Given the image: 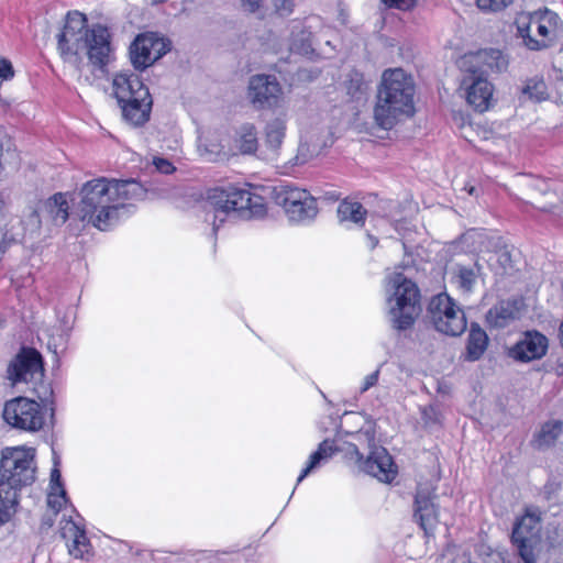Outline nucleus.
Here are the masks:
<instances>
[{
	"label": "nucleus",
	"instance_id": "obj_43",
	"mask_svg": "<svg viewBox=\"0 0 563 563\" xmlns=\"http://www.w3.org/2000/svg\"><path fill=\"white\" fill-rule=\"evenodd\" d=\"M14 75L13 67L10 60L0 58V78L3 80L11 79Z\"/></svg>",
	"mask_w": 563,
	"mask_h": 563
},
{
	"label": "nucleus",
	"instance_id": "obj_7",
	"mask_svg": "<svg viewBox=\"0 0 563 563\" xmlns=\"http://www.w3.org/2000/svg\"><path fill=\"white\" fill-rule=\"evenodd\" d=\"M559 15L548 9L520 12L515 19L517 33L525 46L531 51H542L552 45Z\"/></svg>",
	"mask_w": 563,
	"mask_h": 563
},
{
	"label": "nucleus",
	"instance_id": "obj_54",
	"mask_svg": "<svg viewBox=\"0 0 563 563\" xmlns=\"http://www.w3.org/2000/svg\"><path fill=\"white\" fill-rule=\"evenodd\" d=\"M468 194L470 195H473L474 191H475V187L471 186L468 189H467Z\"/></svg>",
	"mask_w": 563,
	"mask_h": 563
},
{
	"label": "nucleus",
	"instance_id": "obj_22",
	"mask_svg": "<svg viewBox=\"0 0 563 563\" xmlns=\"http://www.w3.org/2000/svg\"><path fill=\"white\" fill-rule=\"evenodd\" d=\"M122 109L123 118L132 125H143L150 119L152 109V98L147 93V98H135L126 102H119Z\"/></svg>",
	"mask_w": 563,
	"mask_h": 563
},
{
	"label": "nucleus",
	"instance_id": "obj_6",
	"mask_svg": "<svg viewBox=\"0 0 563 563\" xmlns=\"http://www.w3.org/2000/svg\"><path fill=\"white\" fill-rule=\"evenodd\" d=\"M492 60L493 55L487 49L466 54L461 59V68L471 75L466 99L478 112H485L489 109L493 97V88L487 79L493 67Z\"/></svg>",
	"mask_w": 563,
	"mask_h": 563
},
{
	"label": "nucleus",
	"instance_id": "obj_10",
	"mask_svg": "<svg viewBox=\"0 0 563 563\" xmlns=\"http://www.w3.org/2000/svg\"><path fill=\"white\" fill-rule=\"evenodd\" d=\"M542 511L538 507H527L512 529L511 541L522 563H537L536 545L540 541Z\"/></svg>",
	"mask_w": 563,
	"mask_h": 563
},
{
	"label": "nucleus",
	"instance_id": "obj_5",
	"mask_svg": "<svg viewBox=\"0 0 563 563\" xmlns=\"http://www.w3.org/2000/svg\"><path fill=\"white\" fill-rule=\"evenodd\" d=\"M385 294L393 328L409 329L421 310L418 286L402 272L395 271L386 276Z\"/></svg>",
	"mask_w": 563,
	"mask_h": 563
},
{
	"label": "nucleus",
	"instance_id": "obj_17",
	"mask_svg": "<svg viewBox=\"0 0 563 563\" xmlns=\"http://www.w3.org/2000/svg\"><path fill=\"white\" fill-rule=\"evenodd\" d=\"M548 349V339L537 331L527 332L522 340L510 349L509 355L517 361L530 362L541 358Z\"/></svg>",
	"mask_w": 563,
	"mask_h": 563
},
{
	"label": "nucleus",
	"instance_id": "obj_3",
	"mask_svg": "<svg viewBox=\"0 0 563 563\" xmlns=\"http://www.w3.org/2000/svg\"><path fill=\"white\" fill-rule=\"evenodd\" d=\"M87 19L80 12L67 14L66 23L58 35V49L65 60L86 51L89 62L103 70L111 58L110 33L103 25L87 29Z\"/></svg>",
	"mask_w": 563,
	"mask_h": 563
},
{
	"label": "nucleus",
	"instance_id": "obj_9",
	"mask_svg": "<svg viewBox=\"0 0 563 563\" xmlns=\"http://www.w3.org/2000/svg\"><path fill=\"white\" fill-rule=\"evenodd\" d=\"M43 376L41 354L33 349H23L8 367V378L13 385L32 384L33 390L41 401L46 402L52 396V389L43 384Z\"/></svg>",
	"mask_w": 563,
	"mask_h": 563
},
{
	"label": "nucleus",
	"instance_id": "obj_11",
	"mask_svg": "<svg viewBox=\"0 0 563 563\" xmlns=\"http://www.w3.org/2000/svg\"><path fill=\"white\" fill-rule=\"evenodd\" d=\"M434 328L446 335H461L467 327L466 317L461 307L448 295L434 296L428 308Z\"/></svg>",
	"mask_w": 563,
	"mask_h": 563
},
{
	"label": "nucleus",
	"instance_id": "obj_46",
	"mask_svg": "<svg viewBox=\"0 0 563 563\" xmlns=\"http://www.w3.org/2000/svg\"><path fill=\"white\" fill-rule=\"evenodd\" d=\"M263 3V0H242V4L249 12H256Z\"/></svg>",
	"mask_w": 563,
	"mask_h": 563
},
{
	"label": "nucleus",
	"instance_id": "obj_34",
	"mask_svg": "<svg viewBox=\"0 0 563 563\" xmlns=\"http://www.w3.org/2000/svg\"><path fill=\"white\" fill-rule=\"evenodd\" d=\"M333 443L329 440L322 441L319 444L318 450L310 455L307 466L301 471L297 479V484H299L316 467H318L323 460L329 459L333 454Z\"/></svg>",
	"mask_w": 563,
	"mask_h": 563
},
{
	"label": "nucleus",
	"instance_id": "obj_51",
	"mask_svg": "<svg viewBox=\"0 0 563 563\" xmlns=\"http://www.w3.org/2000/svg\"><path fill=\"white\" fill-rule=\"evenodd\" d=\"M559 488V486L554 483H548L545 486H544V492L545 494L548 495V498H550V495L552 493H554L556 489Z\"/></svg>",
	"mask_w": 563,
	"mask_h": 563
},
{
	"label": "nucleus",
	"instance_id": "obj_35",
	"mask_svg": "<svg viewBox=\"0 0 563 563\" xmlns=\"http://www.w3.org/2000/svg\"><path fill=\"white\" fill-rule=\"evenodd\" d=\"M522 95L528 96L533 102H541L549 98L548 87L542 76H534L526 80Z\"/></svg>",
	"mask_w": 563,
	"mask_h": 563
},
{
	"label": "nucleus",
	"instance_id": "obj_31",
	"mask_svg": "<svg viewBox=\"0 0 563 563\" xmlns=\"http://www.w3.org/2000/svg\"><path fill=\"white\" fill-rule=\"evenodd\" d=\"M273 195L275 202L285 209L296 201H300L302 198L307 199L309 192L305 189L292 187L291 185L280 184L274 187Z\"/></svg>",
	"mask_w": 563,
	"mask_h": 563
},
{
	"label": "nucleus",
	"instance_id": "obj_2",
	"mask_svg": "<svg viewBox=\"0 0 563 563\" xmlns=\"http://www.w3.org/2000/svg\"><path fill=\"white\" fill-rule=\"evenodd\" d=\"M416 85L402 68L385 69L377 85L373 115L376 124L390 130L415 114Z\"/></svg>",
	"mask_w": 563,
	"mask_h": 563
},
{
	"label": "nucleus",
	"instance_id": "obj_42",
	"mask_svg": "<svg viewBox=\"0 0 563 563\" xmlns=\"http://www.w3.org/2000/svg\"><path fill=\"white\" fill-rule=\"evenodd\" d=\"M153 165L158 172L163 174H172L175 170L173 164L166 158L154 157Z\"/></svg>",
	"mask_w": 563,
	"mask_h": 563
},
{
	"label": "nucleus",
	"instance_id": "obj_18",
	"mask_svg": "<svg viewBox=\"0 0 563 563\" xmlns=\"http://www.w3.org/2000/svg\"><path fill=\"white\" fill-rule=\"evenodd\" d=\"M113 92L118 102H126L135 98H147L148 89L140 77L133 73H120L113 78Z\"/></svg>",
	"mask_w": 563,
	"mask_h": 563
},
{
	"label": "nucleus",
	"instance_id": "obj_14",
	"mask_svg": "<svg viewBox=\"0 0 563 563\" xmlns=\"http://www.w3.org/2000/svg\"><path fill=\"white\" fill-rule=\"evenodd\" d=\"M249 99L257 109L275 108L283 99V88L275 76L255 75L249 82Z\"/></svg>",
	"mask_w": 563,
	"mask_h": 563
},
{
	"label": "nucleus",
	"instance_id": "obj_1",
	"mask_svg": "<svg viewBox=\"0 0 563 563\" xmlns=\"http://www.w3.org/2000/svg\"><path fill=\"white\" fill-rule=\"evenodd\" d=\"M145 189L136 180H118L99 177L86 181L79 190L77 213L82 222L106 231L115 225L130 205L142 199Z\"/></svg>",
	"mask_w": 563,
	"mask_h": 563
},
{
	"label": "nucleus",
	"instance_id": "obj_20",
	"mask_svg": "<svg viewBox=\"0 0 563 563\" xmlns=\"http://www.w3.org/2000/svg\"><path fill=\"white\" fill-rule=\"evenodd\" d=\"M68 210L69 206L66 195L58 192L53 195L47 200L41 201L32 217L34 218V222L37 225L41 222L38 212L42 214H47V217L56 224H64L69 216Z\"/></svg>",
	"mask_w": 563,
	"mask_h": 563
},
{
	"label": "nucleus",
	"instance_id": "obj_25",
	"mask_svg": "<svg viewBox=\"0 0 563 563\" xmlns=\"http://www.w3.org/2000/svg\"><path fill=\"white\" fill-rule=\"evenodd\" d=\"M71 324L66 318L58 320L57 324L47 327L43 330V335L46 339V344L49 351L55 355L63 351L66 346Z\"/></svg>",
	"mask_w": 563,
	"mask_h": 563
},
{
	"label": "nucleus",
	"instance_id": "obj_37",
	"mask_svg": "<svg viewBox=\"0 0 563 563\" xmlns=\"http://www.w3.org/2000/svg\"><path fill=\"white\" fill-rule=\"evenodd\" d=\"M454 283L464 292L471 291L476 282V275L472 268L457 266L454 271Z\"/></svg>",
	"mask_w": 563,
	"mask_h": 563
},
{
	"label": "nucleus",
	"instance_id": "obj_13",
	"mask_svg": "<svg viewBox=\"0 0 563 563\" xmlns=\"http://www.w3.org/2000/svg\"><path fill=\"white\" fill-rule=\"evenodd\" d=\"M169 51V42L155 33L139 35L131 45V62L135 68L144 69Z\"/></svg>",
	"mask_w": 563,
	"mask_h": 563
},
{
	"label": "nucleus",
	"instance_id": "obj_8",
	"mask_svg": "<svg viewBox=\"0 0 563 563\" xmlns=\"http://www.w3.org/2000/svg\"><path fill=\"white\" fill-rule=\"evenodd\" d=\"M35 450L31 448H5L0 460V482H7L19 495L23 486L31 485L35 479Z\"/></svg>",
	"mask_w": 563,
	"mask_h": 563
},
{
	"label": "nucleus",
	"instance_id": "obj_39",
	"mask_svg": "<svg viewBox=\"0 0 563 563\" xmlns=\"http://www.w3.org/2000/svg\"><path fill=\"white\" fill-rule=\"evenodd\" d=\"M66 501V493L64 489L52 490L47 496V506L56 515Z\"/></svg>",
	"mask_w": 563,
	"mask_h": 563
},
{
	"label": "nucleus",
	"instance_id": "obj_4",
	"mask_svg": "<svg viewBox=\"0 0 563 563\" xmlns=\"http://www.w3.org/2000/svg\"><path fill=\"white\" fill-rule=\"evenodd\" d=\"M206 222L218 229L234 213L242 217H260L265 212L263 198L249 189L235 185L219 186L207 191Z\"/></svg>",
	"mask_w": 563,
	"mask_h": 563
},
{
	"label": "nucleus",
	"instance_id": "obj_56",
	"mask_svg": "<svg viewBox=\"0 0 563 563\" xmlns=\"http://www.w3.org/2000/svg\"><path fill=\"white\" fill-rule=\"evenodd\" d=\"M296 158H297V161H299L300 164L306 162V159H300L299 156H297Z\"/></svg>",
	"mask_w": 563,
	"mask_h": 563
},
{
	"label": "nucleus",
	"instance_id": "obj_55",
	"mask_svg": "<svg viewBox=\"0 0 563 563\" xmlns=\"http://www.w3.org/2000/svg\"><path fill=\"white\" fill-rule=\"evenodd\" d=\"M490 316H493V309H489L486 313V317L489 318Z\"/></svg>",
	"mask_w": 563,
	"mask_h": 563
},
{
	"label": "nucleus",
	"instance_id": "obj_27",
	"mask_svg": "<svg viewBox=\"0 0 563 563\" xmlns=\"http://www.w3.org/2000/svg\"><path fill=\"white\" fill-rule=\"evenodd\" d=\"M289 49L301 55L312 52V34L301 22L291 24Z\"/></svg>",
	"mask_w": 563,
	"mask_h": 563
},
{
	"label": "nucleus",
	"instance_id": "obj_28",
	"mask_svg": "<svg viewBox=\"0 0 563 563\" xmlns=\"http://www.w3.org/2000/svg\"><path fill=\"white\" fill-rule=\"evenodd\" d=\"M522 307V299L501 300L495 308V327H505L509 321L519 319Z\"/></svg>",
	"mask_w": 563,
	"mask_h": 563
},
{
	"label": "nucleus",
	"instance_id": "obj_41",
	"mask_svg": "<svg viewBox=\"0 0 563 563\" xmlns=\"http://www.w3.org/2000/svg\"><path fill=\"white\" fill-rule=\"evenodd\" d=\"M509 66V56L501 51L495 49V70L506 71Z\"/></svg>",
	"mask_w": 563,
	"mask_h": 563
},
{
	"label": "nucleus",
	"instance_id": "obj_45",
	"mask_svg": "<svg viewBox=\"0 0 563 563\" xmlns=\"http://www.w3.org/2000/svg\"><path fill=\"white\" fill-rule=\"evenodd\" d=\"M51 488L52 490L63 489L60 484V472L58 468H53L51 473Z\"/></svg>",
	"mask_w": 563,
	"mask_h": 563
},
{
	"label": "nucleus",
	"instance_id": "obj_44",
	"mask_svg": "<svg viewBox=\"0 0 563 563\" xmlns=\"http://www.w3.org/2000/svg\"><path fill=\"white\" fill-rule=\"evenodd\" d=\"M378 376H379L378 369L371 373L369 375H367L364 378V383H363V386L361 387V391L364 393V391L368 390L371 387H373L374 385H376V383L378 382Z\"/></svg>",
	"mask_w": 563,
	"mask_h": 563
},
{
	"label": "nucleus",
	"instance_id": "obj_47",
	"mask_svg": "<svg viewBox=\"0 0 563 563\" xmlns=\"http://www.w3.org/2000/svg\"><path fill=\"white\" fill-rule=\"evenodd\" d=\"M477 8L483 12H489L493 9V0H476Z\"/></svg>",
	"mask_w": 563,
	"mask_h": 563
},
{
	"label": "nucleus",
	"instance_id": "obj_23",
	"mask_svg": "<svg viewBox=\"0 0 563 563\" xmlns=\"http://www.w3.org/2000/svg\"><path fill=\"white\" fill-rule=\"evenodd\" d=\"M286 131V123L283 119L276 118L272 120L265 129V145L267 151L263 158L275 161L278 157L279 148L283 144Z\"/></svg>",
	"mask_w": 563,
	"mask_h": 563
},
{
	"label": "nucleus",
	"instance_id": "obj_24",
	"mask_svg": "<svg viewBox=\"0 0 563 563\" xmlns=\"http://www.w3.org/2000/svg\"><path fill=\"white\" fill-rule=\"evenodd\" d=\"M233 147L242 155L255 154L258 148L257 130L252 123H244L235 130Z\"/></svg>",
	"mask_w": 563,
	"mask_h": 563
},
{
	"label": "nucleus",
	"instance_id": "obj_52",
	"mask_svg": "<svg viewBox=\"0 0 563 563\" xmlns=\"http://www.w3.org/2000/svg\"><path fill=\"white\" fill-rule=\"evenodd\" d=\"M368 238L371 240L372 247H374L377 244V239L373 238L372 235H368Z\"/></svg>",
	"mask_w": 563,
	"mask_h": 563
},
{
	"label": "nucleus",
	"instance_id": "obj_53",
	"mask_svg": "<svg viewBox=\"0 0 563 563\" xmlns=\"http://www.w3.org/2000/svg\"><path fill=\"white\" fill-rule=\"evenodd\" d=\"M561 343L563 345V321L560 324Z\"/></svg>",
	"mask_w": 563,
	"mask_h": 563
},
{
	"label": "nucleus",
	"instance_id": "obj_36",
	"mask_svg": "<svg viewBox=\"0 0 563 563\" xmlns=\"http://www.w3.org/2000/svg\"><path fill=\"white\" fill-rule=\"evenodd\" d=\"M344 87L346 93L356 100L361 99L368 88L364 75L356 70H352L346 75Z\"/></svg>",
	"mask_w": 563,
	"mask_h": 563
},
{
	"label": "nucleus",
	"instance_id": "obj_19",
	"mask_svg": "<svg viewBox=\"0 0 563 563\" xmlns=\"http://www.w3.org/2000/svg\"><path fill=\"white\" fill-rule=\"evenodd\" d=\"M495 277H512L519 271L516 249L500 238L495 242Z\"/></svg>",
	"mask_w": 563,
	"mask_h": 563
},
{
	"label": "nucleus",
	"instance_id": "obj_16",
	"mask_svg": "<svg viewBox=\"0 0 563 563\" xmlns=\"http://www.w3.org/2000/svg\"><path fill=\"white\" fill-rule=\"evenodd\" d=\"M415 505V518L426 534L432 533L439 523V506L435 504V495L420 489L417 492Z\"/></svg>",
	"mask_w": 563,
	"mask_h": 563
},
{
	"label": "nucleus",
	"instance_id": "obj_21",
	"mask_svg": "<svg viewBox=\"0 0 563 563\" xmlns=\"http://www.w3.org/2000/svg\"><path fill=\"white\" fill-rule=\"evenodd\" d=\"M60 534L66 540L68 552L76 559H84L90 551V543L84 530L73 520H66L60 528Z\"/></svg>",
	"mask_w": 563,
	"mask_h": 563
},
{
	"label": "nucleus",
	"instance_id": "obj_48",
	"mask_svg": "<svg viewBox=\"0 0 563 563\" xmlns=\"http://www.w3.org/2000/svg\"><path fill=\"white\" fill-rule=\"evenodd\" d=\"M267 47L273 51H278L282 47L279 38L275 34H271V40L267 43Z\"/></svg>",
	"mask_w": 563,
	"mask_h": 563
},
{
	"label": "nucleus",
	"instance_id": "obj_32",
	"mask_svg": "<svg viewBox=\"0 0 563 563\" xmlns=\"http://www.w3.org/2000/svg\"><path fill=\"white\" fill-rule=\"evenodd\" d=\"M488 344V336L484 330L476 324L471 325L467 342V358L471 361L478 360Z\"/></svg>",
	"mask_w": 563,
	"mask_h": 563
},
{
	"label": "nucleus",
	"instance_id": "obj_29",
	"mask_svg": "<svg viewBox=\"0 0 563 563\" xmlns=\"http://www.w3.org/2000/svg\"><path fill=\"white\" fill-rule=\"evenodd\" d=\"M19 495L8 487L7 482H0V526L9 521L16 512Z\"/></svg>",
	"mask_w": 563,
	"mask_h": 563
},
{
	"label": "nucleus",
	"instance_id": "obj_26",
	"mask_svg": "<svg viewBox=\"0 0 563 563\" xmlns=\"http://www.w3.org/2000/svg\"><path fill=\"white\" fill-rule=\"evenodd\" d=\"M563 433V423L560 420H551L542 424L532 440L533 448L544 451L552 448Z\"/></svg>",
	"mask_w": 563,
	"mask_h": 563
},
{
	"label": "nucleus",
	"instance_id": "obj_12",
	"mask_svg": "<svg viewBox=\"0 0 563 563\" xmlns=\"http://www.w3.org/2000/svg\"><path fill=\"white\" fill-rule=\"evenodd\" d=\"M2 415L9 426L26 432L40 431L46 418L43 407L27 397H16L7 401Z\"/></svg>",
	"mask_w": 563,
	"mask_h": 563
},
{
	"label": "nucleus",
	"instance_id": "obj_49",
	"mask_svg": "<svg viewBox=\"0 0 563 563\" xmlns=\"http://www.w3.org/2000/svg\"><path fill=\"white\" fill-rule=\"evenodd\" d=\"M512 2L514 0H495V11L503 10L510 5Z\"/></svg>",
	"mask_w": 563,
	"mask_h": 563
},
{
	"label": "nucleus",
	"instance_id": "obj_38",
	"mask_svg": "<svg viewBox=\"0 0 563 563\" xmlns=\"http://www.w3.org/2000/svg\"><path fill=\"white\" fill-rule=\"evenodd\" d=\"M275 14L286 18L294 12L295 0H269Z\"/></svg>",
	"mask_w": 563,
	"mask_h": 563
},
{
	"label": "nucleus",
	"instance_id": "obj_40",
	"mask_svg": "<svg viewBox=\"0 0 563 563\" xmlns=\"http://www.w3.org/2000/svg\"><path fill=\"white\" fill-rule=\"evenodd\" d=\"M382 2L393 9H398L401 11H408L416 7L417 0H382Z\"/></svg>",
	"mask_w": 563,
	"mask_h": 563
},
{
	"label": "nucleus",
	"instance_id": "obj_15",
	"mask_svg": "<svg viewBox=\"0 0 563 563\" xmlns=\"http://www.w3.org/2000/svg\"><path fill=\"white\" fill-rule=\"evenodd\" d=\"M353 453L356 455V463L360 468L366 474L383 483H390L396 477L397 468L386 449L373 446L365 460L355 445L353 446Z\"/></svg>",
	"mask_w": 563,
	"mask_h": 563
},
{
	"label": "nucleus",
	"instance_id": "obj_30",
	"mask_svg": "<svg viewBox=\"0 0 563 563\" xmlns=\"http://www.w3.org/2000/svg\"><path fill=\"white\" fill-rule=\"evenodd\" d=\"M285 212L291 221H305L312 219L317 214L316 199L309 194L307 199L302 198L294 205L286 207Z\"/></svg>",
	"mask_w": 563,
	"mask_h": 563
},
{
	"label": "nucleus",
	"instance_id": "obj_50",
	"mask_svg": "<svg viewBox=\"0 0 563 563\" xmlns=\"http://www.w3.org/2000/svg\"><path fill=\"white\" fill-rule=\"evenodd\" d=\"M206 154H209L210 161H216L218 158V156H220L222 154V151L220 148H216V150L206 148Z\"/></svg>",
	"mask_w": 563,
	"mask_h": 563
},
{
	"label": "nucleus",
	"instance_id": "obj_33",
	"mask_svg": "<svg viewBox=\"0 0 563 563\" xmlns=\"http://www.w3.org/2000/svg\"><path fill=\"white\" fill-rule=\"evenodd\" d=\"M366 210L357 201H342L338 207V218L341 222L351 221L355 224H363Z\"/></svg>",
	"mask_w": 563,
	"mask_h": 563
}]
</instances>
